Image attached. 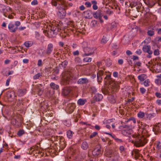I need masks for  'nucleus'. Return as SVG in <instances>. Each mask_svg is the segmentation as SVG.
<instances>
[{"mask_svg": "<svg viewBox=\"0 0 161 161\" xmlns=\"http://www.w3.org/2000/svg\"><path fill=\"white\" fill-rule=\"evenodd\" d=\"M81 46L84 53L82 54L83 57L89 56L93 54L94 51V48L90 47L88 46L87 43L86 42H83L81 43Z\"/></svg>", "mask_w": 161, "mask_h": 161, "instance_id": "1", "label": "nucleus"}, {"mask_svg": "<svg viewBox=\"0 0 161 161\" xmlns=\"http://www.w3.org/2000/svg\"><path fill=\"white\" fill-rule=\"evenodd\" d=\"M21 23L19 21H17L14 23L10 22L8 25L9 31L11 33L15 32L18 29V27L20 25Z\"/></svg>", "mask_w": 161, "mask_h": 161, "instance_id": "2", "label": "nucleus"}, {"mask_svg": "<svg viewBox=\"0 0 161 161\" xmlns=\"http://www.w3.org/2000/svg\"><path fill=\"white\" fill-rule=\"evenodd\" d=\"M10 8L8 6H6L2 4H0V12L3 13L5 17H7L9 14Z\"/></svg>", "mask_w": 161, "mask_h": 161, "instance_id": "3", "label": "nucleus"}, {"mask_svg": "<svg viewBox=\"0 0 161 161\" xmlns=\"http://www.w3.org/2000/svg\"><path fill=\"white\" fill-rule=\"evenodd\" d=\"M103 97L102 94L99 93H96L93 97V100L91 101V103H94L96 102L100 101L103 99Z\"/></svg>", "mask_w": 161, "mask_h": 161, "instance_id": "4", "label": "nucleus"}, {"mask_svg": "<svg viewBox=\"0 0 161 161\" xmlns=\"http://www.w3.org/2000/svg\"><path fill=\"white\" fill-rule=\"evenodd\" d=\"M58 15L61 19H63L64 18L66 15V12L65 9L60 7L58 8Z\"/></svg>", "mask_w": 161, "mask_h": 161, "instance_id": "5", "label": "nucleus"}, {"mask_svg": "<svg viewBox=\"0 0 161 161\" xmlns=\"http://www.w3.org/2000/svg\"><path fill=\"white\" fill-rule=\"evenodd\" d=\"M53 44L50 43H49L47 46L46 51V54L48 55H50L53 52Z\"/></svg>", "mask_w": 161, "mask_h": 161, "instance_id": "6", "label": "nucleus"}, {"mask_svg": "<svg viewBox=\"0 0 161 161\" xmlns=\"http://www.w3.org/2000/svg\"><path fill=\"white\" fill-rule=\"evenodd\" d=\"M62 80L64 82H66L67 83L70 80V75H69L67 72L62 73L61 75Z\"/></svg>", "mask_w": 161, "mask_h": 161, "instance_id": "7", "label": "nucleus"}, {"mask_svg": "<svg viewBox=\"0 0 161 161\" xmlns=\"http://www.w3.org/2000/svg\"><path fill=\"white\" fill-rule=\"evenodd\" d=\"M75 108V105L74 103H69L68 104L66 110H67L69 113L70 114L73 112Z\"/></svg>", "mask_w": 161, "mask_h": 161, "instance_id": "8", "label": "nucleus"}, {"mask_svg": "<svg viewBox=\"0 0 161 161\" xmlns=\"http://www.w3.org/2000/svg\"><path fill=\"white\" fill-rule=\"evenodd\" d=\"M92 154L94 156H97L102 154V152L100 147H96L95 148L92 152Z\"/></svg>", "mask_w": 161, "mask_h": 161, "instance_id": "9", "label": "nucleus"}, {"mask_svg": "<svg viewBox=\"0 0 161 161\" xmlns=\"http://www.w3.org/2000/svg\"><path fill=\"white\" fill-rule=\"evenodd\" d=\"M142 49L144 52L147 53L149 55L152 54L153 53L152 51L151 50V47L149 45H144Z\"/></svg>", "mask_w": 161, "mask_h": 161, "instance_id": "10", "label": "nucleus"}, {"mask_svg": "<svg viewBox=\"0 0 161 161\" xmlns=\"http://www.w3.org/2000/svg\"><path fill=\"white\" fill-rule=\"evenodd\" d=\"M89 82V80L86 78H83L79 79L77 81L78 84L82 85L87 84Z\"/></svg>", "mask_w": 161, "mask_h": 161, "instance_id": "11", "label": "nucleus"}, {"mask_svg": "<svg viewBox=\"0 0 161 161\" xmlns=\"http://www.w3.org/2000/svg\"><path fill=\"white\" fill-rule=\"evenodd\" d=\"M93 17L95 19H100L101 18L102 16L101 11L100 10H97L96 12L93 13Z\"/></svg>", "mask_w": 161, "mask_h": 161, "instance_id": "12", "label": "nucleus"}, {"mask_svg": "<svg viewBox=\"0 0 161 161\" xmlns=\"http://www.w3.org/2000/svg\"><path fill=\"white\" fill-rule=\"evenodd\" d=\"M92 13L90 10H87L83 12V15L86 19H90L92 17Z\"/></svg>", "mask_w": 161, "mask_h": 161, "instance_id": "13", "label": "nucleus"}, {"mask_svg": "<svg viewBox=\"0 0 161 161\" xmlns=\"http://www.w3.org/2000/svg\"><path fill=\"white\" fill-rule=\"evenodd\" d=\"M54 31L55 30L51 29L47 32H46L45 35L49 37H53L56 35V34H55Z\"/></svg>", "mask_w": 161, "mask_h": 161, "instance_id": "14", "label": "nucleus"}, {"mask_svg": "<svg viewBox=\"0 0 161 161\" xmlns=\"http://www.w3.org/2000/svg\"><path fill=\"white\" fill-rule=\"evenodd\" d=\"M131 132L132 130H130V129L127 130L124 129L121 131V133L124 136H128L131 134Z\"/></svg>", "mask_w": 161, "mask_h": 161, "instance_id": "15", "label": "nucleus"}, {"mask_svg": "<svg viewBox=\"0 0 161 161\" xmlns=\"http://www.w3.org/2000/svg\"><path fill=\"white\" fill-rule=\"evenodd\" d=\"M115 152H113L110 150H107L105 152V156L111 158L113 157V153Z\"/></svg>", "mask_w": 161, "mask_h": 161, "instance_id": "16", "label": "nucleus"}, {"mask_svg": "<svg viewBox=\"0 0 161 161\" xmlns=\"http://www.w3.org/2000/svg\"><path fill=\"white\" fill-rule=\"evenodd\" d=\"M111 161H118L119 158V154L117 152L113 153V157H111Z\"/></svg>", "mask_w": 161, "mask_h": 161, "instance_id": "17", "label": "nucleus"}, {"mask_svg": "<svg viewBox=\"0 0 161 161\" xmlns=\"http://www.w3.org/2000/svg\"><path fill=\"white\" fill-rule=\"evenodd\" d=\"M7 96L8 98H14L15 97V94L14 91H9L7 92Z\"/></svg>", "mask_w": 161, "mask_h": 161, "instance_id": "18", "label": "nucleus"}, {"mask_svg": "<svg viewBox=\"0 0 161 161\" xmlns=\"http://www.w3.org/2000/svg\"><path fill=\"white\" fill-rule=\"evenodd\" d=\"M104 133L108 135L111 136L112 137V138H114L117 142H122V140L121 139L117 138L114 135H112L110 133H109L107 132H104Z\"/></svg>", "mask_w": 161, "mask_h": 161, "instance_id": "19", "label": "nucleus"}, {"mask_svg": "<svg viewBox=\"0 0 161 161\" xmlns=\"http://www.w3.org/2000/svg\"><path fill=\"white\" fill-rule=\"evenodd\" d=\"M26 93L25 89H19L17 92V94L19 96L21 97L24 95Z\"/></svg>", "mask_w": 161, "mask_h": 161, "instance_id": "20", "label": "nucleus"}, {"mask_svg": "<svg viewBox=\"0 0 161 161\" xmlns=\"http://www.w3.org/2000/svg\"><path fill=\"white\" fill-rule=\"evenodd\" d=\"M136 143L137 144V145L138 146H142L145 144L146 142L145 141H143L142 140H137L136 141Z\"/></svg>", "mask_w": 161, "mask_h": 161, "instance_id": "21", "label": "nucleus"}, {"mask_svg": "<svg viewBox=\"0 0 161 161\" xmlns=\"http://www.w3.org/2000/svg\"><path fill=\"white\" fill-rule=\"evenodd\" d=\"M86 102V99H79L77 101V104L79 105H83Z\"/></svg>", "mask_w": 161, "mask_h": 161, "instance_id": "22", "label": "nucleus"}, {"mask_svg": "<svg viewBox=\"0 0 161 161\" xmlns=\"http://www.w3.org/2000/svg\"><path fill=\"white\" fill-rule=\"evenodd\" d=\"M88 147V145L86 142H83L81 145V148L84 150H86Z\"/></svg>", "mask_w": 161, "mask_h": 161, "instance_id": "23", "label": "nucleus"}, {"mask_svg": "<svg viewBox=\"0 0 161 161\" xmlns=\"http://www.w3.org/2000/svg\"><path fill=\"white\" fill-rule=\"evenodd\" d=\"M70 91L69 88H65L63 89L62 94L65 96H67L69 93Z\"/></svg>", "mask_w": 161, "mask_h": 161, "instance_id": "24", "label": "nucleus"}, {"mask_svg": "<svg viewBox=\"0 0 161 161\" xmlns=\"http://www.w3.org/2000/svg\"><path fill=\"white\" fill-rule=\"evenodd\" d=\"M145 115L146 116L147 118L149 119H151L155 116V114L154 113L149 114L146 113Z\"/></svg>", "mask_w": 161, "mask_h": 161, "instance_id": "25", "label": "nucleus"}, {"mask_svg": "<svg viewBox=\"0 0 161 161\" xmlns=\"http://www.w3.org/2000/svg\"><path fill=\"white\" fill-rule=\"evenodd\" d=\"M50 85L51 88L54 90H57L59 87V86L58 85L53 82L51 83Z\"/></svg>", "mask_w": 161, "mask_h": 161, "instance_id": "26", "label": "nucleus"}, {"mask_svg": "<svg viewBox=\"0 0 161 161\" xmlns=\"http://www.w3.org/2000/svg\"><path fill=\"white\" fill-rule=\"evenodd\" d=\"M33 44V42L30 41H26L24 43V45L26 47H30L32 46Z\"/></svg>", "mask_w": 161, "mask_h": 161, "instance_id": "27", "label": "nucleus"}, {"mask_svg": "<svg viewBox=\"0 0 161 161\" xmlns=\"http://www.w3.org/2000/svg\"><path fill=\"white\" fill-rule=\"evenodd\" d=\"M68 62L66 61L63 62L61 64H59V66L61 68H64L67 65Z\"/></svg>", "mask_w": 161, "mask_h": 161, "instance_id": "28", "label": "nucleus"}, {"mask_svg": "<svg viewBox=\"0 0 161 161\" xmlns=\"http://www.w3.org/2000/svg\"><path fill=\"white\" fill-rule=\"evenodd\" d=\"M108 38L106 36H103L101 42L102 44H105L108 41Z\"/></svg>", "mask_w": 161, "mask_h": 161, "instance_id": "29", "label": "nucleus"}, {"mask_svg": "<svg viewBox=\"0 0 161 161\" xmlns=\"http://www.w3.org/2000/svg\"><path fill=\"white\" fill-rule=\"evenodd\" d=\"M145 75L144 74L139 75L138 76V79L141 81H143L144 80V76Z\"/></svg>", "mask_w": 161, "mask_h": 161, "instance_id": "30", "label": "nucleus"}, {"mask_svg": "<svg viewBox=\"0 0 161 161\" xmlns=\"http://www.w3.org/2000/svg\"><path fill=\"white\" fill-rule=\"evenodd\" d=\"M67 136L69 139H71L73 136V132L71 130H69L67 132Z\"/></svg>", "mask_w": 161, "mask_h": 161, "instance_id": "31", "label": "nucleus"}, {"mask_svg": "<svg viewBox=\"0 0 161 161\" xmlns=\"http://www.w3.org/2000/svg\"><path fill=\"white\" fill-rule=\"evenodd\" d=\"M41 86V85H37L38 86V94L39 96H41L42 95L43 93V90L42 88H40V86Z\"/></svg>", "mask_w": 161, "mask_h": 161, "instance_id": "32", "label": "nucleus"}, {"mask_svg": "<svg viewBox=\"0 0 161 161\" xmlns=\"http://www.w3.org/2000/svg\"><path fill=\"white\" fill-rule=\"evenodd\" d=\"M145 114L144 112L140 111L137 114V116L139 118H142L145 116Z\"/></svg>", "mask_w": 161, "mask_h": 161, "instance_id": "33", "label": "nucleus"}, {"mask_svg": "<svg viewBox=\"0 0 161 161\" xmlns=\"http://www.w3.org/2000/svg\"><path fill=\"white\" fill-rule=\"evenodd\" d=\"M90 91L92 93L95 94L97 92V89L95 87H91L90 88Z\"/></svg>", "mask_w": 161, "mask_h": 161, "instance_id": "34", "label": "nucleus"}, {"mask_svg": "<svg viewBox=\"0 0 161 161\" xmlns=\"http://www.w3.org/2000/svg\"><path fill=\"white\" fill-rule=\"evenodd\" d=\"M131 127V125H120L119 127V128L121 129L123 128H126L127 129H130V127Z\"/></svg>", "mask_w": 161, "mask_h": 161, "instance_id": "35", "label": "nucleus"}, {"mask_svg": "<svg viewBox=\"0 0 161 161\" xmlns=\"http://www.w3.org/2000/svg\"><path fill=\"white\" fill-rule=\"evenodd\" d=\"M147 33L148 36H152L154 34V32L153 30H149L147 31Z\"/></svg>", "mask_w": 161, "mask_h": 161, "instance_id": "36", "label": "nucleus"}, {"mask_svg": "<svg viewBox=\"0 0 161 161\" xmlns=\"http://www.w3.org/2000/svg\"><path fill=\"white\" fill-rule=\"evenodd\" d=\"M92 58H91L86 57L84 58L83 59V61L86 62H90L92 61Z\"/></svg>", "mask_w": 161, "mask_h": 161, "instance_id": "37", "label": "nucleus"}, {"mask_svg": "<svg viewBox=\"0 0 161 161\" xmlns=\"http://www.w3.org/2000/svg\"><path fill=\"white\" fill-rule=\"evenodd\" d=\"M150 82L149 79H147L145 80L143 83V85L146 87L148 86H149V83Z\"/></svg>", "mask_w": 161, "mask_h": 161, "instance_id": "38", "label": "nucleus"}, {"mask_svg": "<svg viewBox=\"0 0 161 161\" xmlns=\"http://www.w3.org/2000/svg\"><path fill=\"white\" fill-rule=\"evenodd\" d=\"M25 133L24 131L23 130H19L17 133V135L19 136H21Z\"/></svg>", "mask_w": 161, "mask_h": 161, "instance_id": "39", "label": "nucleus"}, {"mask_svg": "<svg viewBox=\"0 0 161 161\" xmlns=\"http://www.w3.org/2000/svg\"><path fill=\"white\" fill-rule=\"evenodd\" d=\"M86 161H94V160L93 158H92V156L89 154H88L87 159H86Z\"/></svg>", "mask_w": 161, "mask_h": 161, "instance_id": "40", "label": "nucleus"}, {"mask_svg": "<svg viewBox=\"0 0 161 161\" xmlns=\"http://www.w3.org/2000/svg\"><path fill=\"white\" fill-rule=\"evenodd\" d=\"M41 76H42L41 74L40 73H38L33 76V79L34 80L38 79Z\"/></svg>", "mask_w": 161, "mask_h": 161, "instance_id": "41", "label": "nucleus"}, {"mask_svg": "<svg viewBox=\"0 0 161 161\" xmlns=\"http://www.w3.org/2000/svg\"><path fill=\"white\" fill-rule=\"evenodd\" d=\"M139 90L141 93L142 94H144L146 91V89L143 87L140 88Z\"/></svg>", "mask_w": 161, "mask_h": 161, "instance_id": "42", "label": "nucleus"}, {"mask_svg": "<svg viewBox=\"0 0 161 161\" xmlns=\"http://www.w3.org/2000/svg\"><path fill=\"white\" fill-rule=\"evenodd\" d=\"M154 55L155 56H157L159 54V51L158 49H155L153 52Z\"/></svg>", "mask_w": 161, "mask_h": 161, "instance_id": "43", "label": "nucleus"}, {"mask_svg": "<svg viewBox=\"0 0 161 161\" xmlns=\"http://www.w3.org/2000/svg\"><path fill=\"white\" fill-rule=\"evenodd\" d=\"M156 148L158 149H161V144L160 142H158L157 144H156Z\"/></svg>", "mask_w": 161, "mask_h": 161, "instance_id": "44", "label": "nucleus"}, {"mask_svg": "<svg viewBox=\"0 0 161 161\" xmlns=\"http://www.w3.org/2000/svg\"><path fill=\"white\" fill-rule=\"evenodd\" d=\"M97 134V133L96 132H94L92 133L90 136V137L91 138L96 136Z\"/></svg>", "mask_w": 161, "mask_h": 161, "instance_id": "45", "label": "nucleus"}, {"mask_svg": "<svg viewBox=\"0 0 161 161\" xmlns=\"http://www.w3.org/2000/svg\"><path fill=\"white\" fill-rule=\"evenodd\" d=\"M54 72L56 74H57L58 73L59 69L57 67L53 69Z\"/></svg>", "mask_w": 161, "mask_h": 161, "instance_id": "46", "label": "nucleus"}, {"mask_svg": "<svg viewBox=\"0 0 161 161\" xmlns=\"http://www.w3.org/2000/svg\"><path fill=\"white\" fill-rule=\"evenodd\" d=\"M64 124L68 127L70 126V122L69 121H65L64 122Z\"/></svg>", "mask_w": 161, "mask_h": 161, "instance_id": "47", "label": "nucleus"}, {"mask_svg": "<svg viewBox=\"0 0 161 161\" xmlns=\"http://www.w3.org/2000/svg\"><path fill=\"white\" fill-rule=\"evenodd\" d=\"M85 5L87 8L90 7L91 6V3L88 1L86 2L85 3Z\"/></svg>", "mask_w": 161, "mask_h": 161, "instance_id": "48", "label": "nucleus"}, {"mask_svg": "<svg viewBox=\"0 0 161 161\" xmlns=\"http://www.w3.org/2000/svg\"><path fill=\"white\" fill-rule=\"evenodd\" d=\"M97 81L98 82H101L102 80V76H99L98 75H97Z\"/></svg>", "mask_w": 161, "mask_h": 161, "instance_id": "49", "label": "nucleus"}, {"mask_svg": "<svg viewBox=\"0 0 161 161\" xmlns=\"http://www.w3.org/2000/svg\"><path fill=\"white\" fill-rule=\"evenodd\" d=\"M38 4L37 0H34L31 2V4L32 5H35Z\"/></svg>", "mask_w": 161, "mask_h": 161, "instance_id": "50", "label": "nucleus"}, {"mask_svg": "<svg viewBox=\"0 0 161 161\" xmlns=\"http://www.w3.org/2000/svg\"><path fill=\"white\" fill-rule=\"evenodd\" d=\"M11 78L10 77H9V78H8L6 80V86H9V82Z\"/></svg>", "mask_w": 161, "mask_h": 161, "instance_id": "51", "label": "nucleus"}, {"mask_svg": "<svg viewBox=\"0 0 161 161\" xmlns=\"http://www.w3.org/2000/svg\"><path fill=\"white\" fill-rule=\"evenodd\" d=\"M155 96L158 98H160L161 97V94L158 92H156L155 93Z\"/></svg>", "mask_w": 161, "mask_h": 161, "instance_id": "52", "label": "nucleus"}, {"mask_svg": "<svg viewBox=\"0 0 161 161\" xmlns=\"http://www.w3.org/2000/svg\"><path fill=\"white\" fill-rule=\"evenodd\" d=\"M73 54L74 56L78 55L79 54V52L78 50H76L73 52Z\"/></svg>", "mask_w": 161, "mask_h": 161, "instance_id": "53", "label": "nucleus"}, {"mask_svg": "<svg viewBox=\"0 0 161 161\" xmlns=\"http://www.w3.org/2000/svg\"><path fill=\"white\" fill-rule=\"evenodd\" d=\"M113 76L115 78H117L118 76V72L116 71H114L113 73Z\"/></svg>", "mask_w": 161, "mask_h": 161, "instance_id": "54", "label": "nucleus"}, {"mask_svg": "<svg viewBox=\"0 0 161 161\" xmlns=\"http://www.w3.org/2000/svg\"><path fill=\"white\" fill-rule=\"evenodd\" d=\"M42 60L41 59H39L38 61L37 65L38 66H40L42 65Z\"/></svg>", "mask_w": 161, "mask_h": 161, "instance_id": "55", "label": "nucleus"}, {"mask_svg": "<svg viewBox=\"0 0 161 161\" xmlns=\"http://www.w3.org/2000/svg\"><path fill=\"white\" fill-rule=\"evenodd\" d=\"M114 120V119H108L107 120V123L108 124H110Z\"/></svg>", "mask_w": 161, "mask_h": 161, "instance_id": "56", "label": "nucleus"}, {"mask_svg": "<svg viewBox=\"0 0 161 161\" xmlns=\"http://www.w3.org/2000/svg\"><path fill=\"white\" fill-rule=\"evenodd\" d=\"M103 71H99L98 73H97V75H98L99 76H101L103 75Z\"/></svg>", "mask_w": 161, "mask_h": 161, "instance_id": "57", "label": "nucleus"}, {"mask_svg": "<svg viewBox=\"0 0 161 161\" xmlns=\"http://www.w3.org/2000/svg\"><path fill=\"white\" fill-rule=\"evenodd\" d=\"M142 52V50L140 49L137 50L136 52V53L138 55H140Z\"/></svg>", "mask_w": 161, "mask_h": 161, "instance_id": "58", "label": "nucleus"}, {"mask_svg": "<svg viewBox=\"0 0 161 161\" xmlns=\"http://www.w3.org/2000/svg\"><path fill=\"white\" fill-rule=\"evenodd\" d=\"M51 3L54 6H57V3L56 1H52Z\"/></svg>", "mask_w": 161, "mask_h": 161, "instance_id": "59", "label": "nucleus"}, {"mask_svg": "<svg viewBox=\"0 0 161 161\" xmlns=\"http://www.w3.org/2000/svg\"><path fill=\"white\" fill-rule=\"evenodd\" d=\"M29 59H24L23 60V62L24 64H27L29 62Z\"/></svg>", "mask_w": 161, "mask_h": 161, "instance_id": "60", "label": "nucleus"}, {"mask_svg": "<svg viewBox=\"0 0 161 161\" xmlns=\"http://www.w3.org/2000/svg\"><path fill=\"white\" fill-rule=\"evenodd\" d=\"M118 63L119 64H122L123 63V60L122 59H119L118 60Z\"/></svg>", "mask_w": 161, "mask_h": 161, "instance_id": "61", "label": "nucleus"}, {"mask_svg": "<svg viewBox=\"0 0 161 161\" xmlns=\"http://www.w3.org/2000/svg\"><path fill=\"white\" fill-rule=\"evenodd\" d=\"M79 8L80 10L83 11L85 9V7L83 5H81L79 7Z\"/></svg>", "mask_w": 161, "mask_h": 161, "instance_id": "62", "label": "nucleus"}, {"mask_svg": "<svg viewBox=\"0 0 161 161\" xmlns=\"http://www.w3.org/2000/svg\"><path fill=\"white\" fill-rule=\"evenodd\" d=\"M92 8L94 10H96L98 8V7L97 5V4L94 5L92 6Z\"/></svg>", "mask_w": 161, "mask_h": 161, "instance_id": "63", "label": "nucleus"}, {"mask_svg": "<svg viewBox=\"0 0 161 161\" xmlns=\"http://www.w3.org/2000/svg\"><path fill=\"white\" fill-rule=\"evenodd\" d=\"M156 102L157 104L159 105H161V99H158L157 100Z\"/></svg>", "mask_w": 161, "mask_h": 161, "instance_id": "64", "label": "nucleus"}]
</instances>
